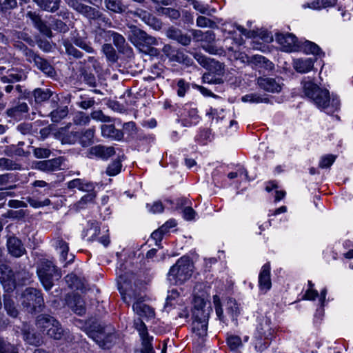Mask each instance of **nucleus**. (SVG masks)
<instances>
[{
    "instance_id": "nucleus-40",
    "label": "nucleus",
    "mask_w": 353,
    "mask_h": 353,
    "mask_svg": "<svg viewBox=\"0 0 353 353\" xmlns=\"http://www.w3.org/2000/svg\"><path fill=\"white\" fill-rule=\"evenodd\" d=\"M171 61H175L186 65H191L193 63L192 59L189 57L183 50L176 49Z\"/></svg>"
},
{
    "instance_id": "nucleus-49",
    "label": "nucleus",
    "mask_w": 353,
    "mask_h": 353,
    "mask_svg": "<svg viewBox=\"0 0 353 353\" xmlns=\"http://www.w3.org/2000/svg\"><path fill=\"white\" fill-rule=\"evenodd\" d=\"M90 121V117L83 112H78L73 117V122L76 125H85Z\"/></svg>"
},
{
    "instance_id": "nucleus-17",
    "label": "nucleus",
    "mask_w": 353,
    "mask_h": 353,
    "mask_svg": "<svg viewBox=\"0 0 353 353\" xmlns=\"http://www.w3.org/2000/svg\"><path fill=\"white\" fill-rule=\"evenodd\" d=\"M7 247L9 253L14 257H20L26 252V249L21 240L15 236L8 238Z\"/></svg>"
},
{
    "instance_id": "nucleus-30",
    "label": "nucleus",
    "mask_w": 353,
    "mask_h": 353,
    "mask_svg": "<svg viewBox=\"0 0 353 353\" xmlns=\"http://www.w3.org/2000/svg\"><path fill=\"white\" fill-rule=\"evenodd\" d=\"M248 64L256 68H265L266 69H272V62L261 55L250 57Z\"/></svg>"
},
{
    "instance_id": "nucleus-19",
    "label": "nucleus",
    "mask_w": 353,
    "mask_h": 353,
    "mask_svg": "<svg viewBox=\"0 0 353 353\" xmlns=\"http://www.w3.org/2000/svg\"><path fill=\"white\" fill-rule=\"evenodd\" d=\"M259 284L261 290L267 292L271 288L270 265L269 263L263 265L259 276Z\"/></svg>"
},
{
    "instance_id": "nucleus-20",
    "label": "nucleus",
    "mask_w": 353,
    "mask_h": 353,
    "mask_svg": "<svg viewBox=\"0 0 353 353\" xmlns=\"http://www.w3.org/2000/svg\"><path fill=\"white\" fill-rule=\"evenodd\" d=\"M0 281L4 285H6V283H8V290H13L16 286L14 274L6 265H0Z\"/></svg>"
},
{
    "instance_id": "nucleus-16",
    "label": "nucleus",
    "mask_w": 353,
    "mask_h": 353,
    "mask_svg": "<svg viewBox=\"0 0 353 353\" xmlns=\"http://www.w3.org/2000/svg\"><path fill=\"white\" fill-rule=\"evenodd\" d=\"M134 16L138 17L143 21L153 28L158 30L161 27V23L150 12L142 9H137L130 12Z\"/></svg>"
},
{
    "instance_id": "nucleus-15",
    "label": "nucleus",
    "mask_w": 353,
    "mask_h": 353,
    "mask_svg": "<svg viewBox=\"0 0 353 353\" xmlns=\"http://www.w3.org/2000/svg\"><path fill=\"white\" fill-rule=\"evenodd\" d=\"M26 17L30 19L33 24V26L43 34L51 37H52V31L50 28H49L41 19L39 14L36 12L29 11L26 14Z\"/></svg>"
},
{
    "instance_id": "nucleus-13",
    "label": "nucleus",
    "mask_w": 353,
    "mask_h": 353,
    "mask_svg": "<svg viewBox=\"0 0 353 353\" xmlns=\"http://www.w3.org/2000/svg\"><path fill=\"white\" fill-rule=\"evenodd\" d=\"M32 58H30L28 61L30 63H34L35 66L43 73L46 74L50 77H52L55 74V70L52 65L46 59L41 57L36 53L33 54Z\"/></svg>"
},
{
    "instance_id": "nucleus-51",
    "label": "nucleus",
    "mask_w": 353,
    "mask_h": 353,
    "mask_svg": "<svg viewBox=\"0 0 353 353\" xmlns=\"http://www.w3.org/2000/svg\"><path fill=\"white\" fill-rule=\"evenodd\" d=\"M73 42L77 46L85 50L86 52L90 54L94 53V50L90 46V43H88L85 39L82 38H74Z\"/></svg>"
},
{
    "instance_id": "nucleus-31",
    "label": "nucleus",
    "mask_w": 353,
    "mask_h": 353,
    "mask_svg": "<svg viewBox=\"0 0 353 353\" xmlns=\"http://www.w3.org/2000/svg\"><path fill=\"white\" fill-rule=\"evenodd\" d=\"M208 321L193 319L192 324V329L199 337H203L207 335Z\"/></svg>"
},
{
    "instance_id": "nucleus-62",
    "label": "nucleus",
    "mask_w": 353,
    "mask_h": 353,
    "mask_svg": "<svg viewBox=\"0 0 353 353\" xmlns=\"http://www.w3.org/2000/svg\"><path fill=\"white\" fill-rule=\"evenodd\" d=\"M0 353H18L17 348L0 338Z\"/></svg>"
},
{
    "instance_id": "nucleus-43",
    "label": "nucleus",
    "mask_w": 353,
    "mask_h": 353,
    "mask_svg": "<svg viewBox=\"0 0 353 353\" xmlns=\"http://www.w3.org/2000/svg\"><path fill=\"white\" fill-rule=\"evenodd\" d=\"M13 41L14 42V48L20 51L24 57H26L27 61L30 60V58H32V57L34 52L32 50L29 49L26 45L19 40Z\"/></svg>"
},
{
    "instance_id": "nucleus-7",
    "label": "nucleus",
    "mask_w": 353,
    "mask_h": 353,
    "mask_svg": "<svg viewBox=\"0 0 353 353\" xmlns=\"http://www.w3.org/2000/svg\"><path fill=\"white\" fill-rule=\"evenodd\" d=\"M202 288L201 285H197L194 288V299L192 309V319H198L208 321L210 307H205V296L203 292L199 294L197 291Z\"/></svg>"
},
{
    "instance_id": "nucleus-53",
    "label": "nucleus",
    "mask_w": 353,
    "mask_h": 353,
    "mask_svg": "<svg viewBox=\"0 0 353 353\" xmlns=\"http://www.w3.org/2000/svg\"><path fill=\"white\" fill-rule=\"evenodd\" d=\"M121 160L117 159L108 165L106 173L109 176H115L121 172Z\"/></svg>"
},
{
    "instance_id": "nucleus-2",
    "label": "nucleus",
    "mask_w": 353,
    "mask_h": 353,
    "mask_svg": "<svg viewBox=\"0 0 353 353\" xmlns=\"http://www.w3.org/2000/svg\"><path fill=\"white\" fill-rule=\"evenodd\" d=\"M87 334L103 349H110L117 340L114 328L110 325L94 323Z\"/></svg>"
},
{
    "instance_id": "nucleus-44",
    "label": "nucleus",
    "mask_w": 353,
    "mask_h": 353,
    "mask_svg": "<svg viewBox=\"0 0 353 353\" xmlns=\"http://www.w3.org/2000/svg\"><path fill=\"white\" fill-rule=\"evenodd\" d=\"M102 51L109 61L114 63L117 61L118 57L116 51L111 44H104L102 47Z\"/></svg>"
},
{
    "instance_id": "nucleus-33",
    "label": "nucleus",
    "mask_w": 353,
    "mask_h": 353,
    "mask_svg": "<svg viewBox=\"0 0 353 353\" xmlns=\"http://www.w3.org/2000/svg\"><path fill=\"white\" fill-rule=\"evenodd\" d=\"M4 308L10 316L16 317L19 314L15 301L9 294L4 295Z\"/></svg>"
},
{
    "instance_id": "nucleus-59",
    "label": "nucleus",
    "mask_w": 353,
    "mask_h": 353,
    "mask_svg": "<svg viewBox=\"0 0 353 353\" xmlns=\"http://www.w3.org/2000/svg\"><path fill=\"white\" fill-rule=\"evenodd\" d=\"M177 95L183 97L185 93L190 90V83L184 79H181L177 81Z\"/></svg>"
},
{
    "instance_id": "nucleus-5",
    "label": "nucleus",
    "mask_w": 353,
    "mask_h": 353,
    "mask_svg": "<svg viewBox=\"0 0 353 353\" xmlns=\"http://www.w3.org/2000/svg\"><path fill=\"white\" fill-rule=\"evenodd\" d=\"M37 273L46 290H50L54 280L61 277V274L53 263L48 260H41L38 264Z\"/></svg>"
},
{
    "instance_id": "nucleus-21",
    "label": "nucleus",
    "mask_w": 353,
    "mask_h": 353,
    "mask_svg": "<svg viewBox=\"0 0 353 353\" xmlns=\"http://www.w3.org/2000/svg\"><path fill=\"white\" fill-rule=\"evenodd\" d=\"M28 110V105L26 102L18 101L7 110L6 114L10 117L21 119L23 114L27 113Z\"/></svg>"
},
{
    "instance_id": "nucleus-48",
    "label": "nucleus",
    "mask_w": 353,
    "mask_h": 353,
    "mask_svg": "<svg viewBox=\"0 0 353 353\" xmlns=\"http://www.w3.org/2000/svg\"><path fill=\"white\" fill-rule=\"evenodd\" d=\"M31 276L32 274L25 270L17 272L14 274V277L16 279V284L18 283L25 285L26 283H28L30 282Z\"/></svg>"
},
{
    "instance_id": "nucleus-18",
    "label": "nucleus",
    "mask_w": 353,
    "mask_h": 353,
    "mask_svg": "<svg viewBox=\"0 0 353 353\" xmlns=\"http://www.w3.org/2000/svg\"><path fill=\"white\" fill-rule=\"evenodd\" d=\"M257 83L261 89L268 92H279L281 89L280 83L274 78L260 77L258 79Z\"/></svg>"
},
{
    "instance_id": "nucleus-26",
    "label": "nucleus",
    "mask_w": 353,
    "mask_h": 353,
    "mask_svg": "<svg viewBox=\"0 0 353 353\" xmlns=\"http://www.w3.org/2000/svg\"><path fill=\"white\" fill-rule=\"evenodd\" d=\"M68 188H77L79 190L90 192L94 190L95 184L81 179H75L68 182Z\"/></svg>"
},
{
    "instance_id": "nucleus-36",
    "label": "nucleus",
    "mask_w": 353,
    "mask_h": 353,
    "mask_svg": "<svg viewBox=\"0 0 353 353\" xmlns=\"http://www.w3.org/2000/svg\"><path fill=\"white\" fill-rule=\"evenodd\" d=\"M226 312L232 321L236 320L240 312L238 304L234 299H230L226 305Z\"/></svg>"
},
{
    "instance_id": "nucleus-45",
    "label": "nucleus",
    "mask_w": 353,
    "mask_h": 353,
    "mask_svg": "<svg viewBox=\"0 0 353 353\" xmlns=\"http://www.w3.org/2000/svg\"><path fill=\"white\" fill-rule=\"evenodd\" d=\"M242 101L249 103H268V99L262 97L261 95L256 93L248 94L241 98Z\"/></svg>"
},
{
    "instance_id": "nucleus-6",
    "label": "nucleus",
    "mask_w": 353,
    "mask_h": 353,
    "mask_svg": "<svg viewBox=\"0 0 353 353\" xmlns=\"http://www.w3.org/2000/svg\"><path fill=\"white\" fill-rule=\"evenodd\" d=\"M21 305L28 312H39L44 306V300L39 290L26 288L21 294Z\"/></svg>"
},
{
    "instance_id": "nucleus-8",
    "label": "nucleus",
    "mask_w": 353,
    "mask_h": 353,
    "mask_svg": "<svg viewBox=\"0 0 353 353\" xmlns=\"http://www.w3.org/2000/svg\"><path fill=\"white\" fill-rule=\"evenodd\" d=\"M275 40L286 52L296 51L299 48L296 37L290 33H277Z\"/></svg>"
},
{
    "instance_id": "nucleus-27",
    "label": "nucleus",
    "mask_w": 353,
    "mask_h": 353,
    "mask_svg": "<svg viewBox=\"0 0 353 353\" xmlns=\"http://www.w3.org/2000/svg\"><path fill=\"white\" fill-rule=\"evenodd\" d=\"M132 308L134 312H136L139 316L151 318L154 315L153 309L142 301H137L133 304Z\"/></svg>"
},
{
    "instance_id": "nucleus-56",
    "label": "nucleus",
    "mask_w": 353,
    "mask_h": 353,
    "mask_svg": "<svg viewBox=\"0 0 353 353\" xmlns=\"http://www.w3.org/2000/svg\"><path fill=\"white\" fill-rule=\"evenodd\" d=\"M63 46L65 49L66 53L68 55L72 56L74 58L79 59L81 58L83 54L78 50L76 48L73 46V45L68 41H63Z\"/></svg>"
},
{
    "instance_id": "nucleus-10",
    "label": "nucleus",
    "mask_w": 353,
    "mask_h": 353,
    "mask_svg": "<svg viewBox=\"0 0 353 353\" xmlns=\"http://www.w3.org/2000/svg\"><path fill=\"white\" fill-rule=\"evenodd\" d=\"M68 4L74 10L89 19H95L101 17V12L99 10L77 1L68 0Z\"/></svg>"
},
{
    "instance_id": "nucleus-4",
    "label": "nucleus",
    "mask_w": 353,
    "mask_h": 353,
    "mask_svg": "<svg viewBox=\"0 0 353 353\" xmlns=\"http://www.w3.org/2000/svg\"><path fill=\"white\" fill-rule=\"evenodd\" d=\"M129 39L141 51L148 52L152 55L157 54V50L152 47L157 44V39L148 34L137 26H132L130 27Z\"/></svg>"
},
{
    "instance_id": "nucleus-61",
    "label": "nucleus",
    "mask_w": 353,
    "mask_h": 353,
    "mask_svg": "<svg viewBox=\"0 0 353 353\" xmlns=\"http://www.w3.org/2000/svg\"><path fill=\"white\" fill-rule=\"evenodd\" d=\"M83 81L91 87L96 86V78L94 75L90 72H87L85 70H82L81 72Z\"/></svg>"
},
{
    "instance_id": "nucleus-41",
    "label": "nucleus",
    "mask_w": 353,
    "mask_h": 353,
    "mask_svg": "<svg viewBox=\"0 0 353 353\" xmlns=\"http://www.w3.org/2000/svg\"><path fill=\"white\" fill-rule=\"evenodd\" d=\"M68 114V109L67 106L60 107L54 110L50 113L51 120L53 122H59L65 118Z\"/></svg>"
},
{
    "instance_id": "nucleus-32",
    "label": "nucleus",
    "mask_w": 353,
    "mask_h": 353,
    "mask_svg": "<svg viewBox=\"0 0 353 353\" xmlns=\"http://www.w3.org/2000/svg\"><path fill=\"white\" fill-rule=\"evenodd\" d=\"M336 0H313L311 3H307L302 6L303 8H311L313 10H320L323 8L333 6Z\"/></svg>"
},
{
    "instance_id": "nucleus-11",
    "label": "nucleus",
    "mask_w": 353,
    "mask_h": 353,
    "mask_svg": "<svg viewBox=\"0 0 353 353\" xmlns=\"http://www.w3.org/2000/svg\"><path fill=\"white\" fill-rule=\"evenodd\" d=\"M70 126L71 124L68 123L65 127L60 128L55 134L56 138L63 144H73L79 138V134L77 132L69 131Z\"/></svg>"
},
{
    "instance_id": "nucleus-3",
    "label": "nucleus",
    "mask_w": 353,
    "mask_h": 353,
    "mask_svg": "<svg viewBox=\"0 0 353 353\" xmlns=\"http://www.w3.org/2000/svg\"><path fill=\"white\" fill-rule=\"evenodd\" d=\"M192 274V263L189 257L183 256L170 268L168 279L173 285H181L191 277Z\"/></svg>"
},
{
    "instance_id": "nucleus-34",
    "label": "nucleus",
    "mask_w": 353,
    "mask_h": 353,
    "mask_svg": "<svg viewBox=\"0 0 353 353\" xmlns=\"http://www.w3.org/2000/svg\"><path fill=\"white\" fill-rule=\"evenodd\" d=\"M104 4L107 10L114 13H122L126 10L121 0H104Z\"/></svg>"
},
{
    "instance_id": "nucleus-63",
    "label": "nucleus",
    "mask_w": 353,
    "mask_h": 353,
    "mask_svg": "<svg viewBox=\"0 0 353 353\" xmlns=\"http://www.w3.org/2000/svg\"><path fill=\"white\" fill-rule=\"evenodd\" d=\"M134 325L135 329L139 332L141 337L148 335L147 327L143 321L138 318L134 320Z\"/></svg>"
},
{
    "instance_id": "nucleus-25",
    "label": "nucleus",
    "mask_w": 353,
    "mask_h": 353,
    "mask_svg": "<svg viewBox=\"0 0 353 353\" xmlns=\"http://www.w3.org/2000/svg\"><path fill=\"white\" fill-rule=\"evenodd\" d=\"M118 285L119 291L123 296V299L125 302L128 303V298L131 299L133 298L134 299H137V296L136 295L132 294V290L128 288L129 283L126 280V275L121 274L119 277L118 280Z\"/></svg>"
},
{
    "instance_id": "nucleus-22",
    "label": "nucleus",
    "mask_w": 353,
    "mask_h": 353,
    "mask_svg": "<svg viewBox=\"0 0 353 353\" xmlns=\"http://www.w3.org/2000/svg\"><path fill=\"white\" fill-rule=\"evenodd\" d=\"M166 36L172 40L176 41L183 46H188L191 42V37L183 34L181 30L175 28H170L166 32Z\"/></svg>"
},
{
    "instance_id": "nucleus-37",
    "label": "nucleus",
    "mask_w": 353,
    "mask_h": 353,
    "mask_svg": "<svg viewBox=\"0 0 353 353\" xmlns=\"http://www.w3.org/2000/svg\"><path fill=\"white\" fill-rule=\"evenodd\" d=\"M33 96L35 102L40 103L52 97V92L50 89L37 88L33 92Z\"/></svg>"
},
{
    "instance_id": "nucleus-54",
    "label": "nucleus",
    "mask_w": 353,
    "mask_h": 353,
    "mask_svg": "<svg viewBox=\"0 0 353 353\" xmlns=\"http://www.w3.org/2000/svg\"><path fill=\"white\" fill-rule=\"evenodd\" d=\"M228 50L230 52H232V54H230V57L236 60H239L241 63H248L250 57L248 56L245 53L240 52L239 50H234V48L232 47L228 48Z\"/></svg>"
},
{
    "instance_id": "nucleus-9",
    "label": "nucleus",
    "mask_w": 353,
    "mask_h": 353,
    "mask_svg": "<svg viewBox=\"0 0 353 353\" xmlns=\"http://www.w3.org/2000/svg\"><path fill=\"white\" fill-rule=\"evenodd\" d=\"M65 159L63 157L54 158L49 160H43L37 161L34 168L42 172H50L61 170V165Z\"/></svg>"
},
{
    "instance_id": "nucleus-35",
    "label": "nucleus",
    "mask_w": 353,
    "mask_h": 353,
    "mask_svg": "<svg viewBox=\"0 0 353 353\" xmlns=\"http://www.w3.org/2000/svg\"><path fill=\"white\" fill-rule=\"evenodd\" d=\"M43 10L48 12H54L59 7L60 0H34Z\"/></svg>"
},
{
    "instance_id": "nucleus-47",
    "label": "nucleus",
    "mask_w": 353,
    "mask_h": 353,
    "mask_svg": "<svg viewBox=\"0 0 353 353\" xmlns=\"http://www.w3.org/2000/svg\"><path fill=\"white\" fill-rule=\"evenodd\" d=\"M0 168L1 170H19L20 168V165L12 159L0 158Z\"/></svg>"
},
{
    "instance_id": "nucleus-39",
    "label": "nucleus",
    "mask_w": 353,
    "mask_h": 353,
    "mask_svg": "<svg viewBox=\"0 0 353 353\" xmlns=\"http://www.w3.org/2000/svg\"><path fill=\"white\" fill-rule=\"evenodd\" d=\"M65 333L66 332L64 331L61 324L57 321L54 323V326L48 329L47 335L55 340H60L65 334Z\"/></svg>"
},
{
    "instance_id": "nucleus-55",
    "label": "nucleus",
    "mask_w": 353,
    "mask_h": 353,
    "mask_svg": "<svg viewBox=\"0 0 353 353\" xmlns=\"http://www.w3.org/2000/svg\"><path fill=\"white\" fill-rule=\"evenodd\" d=\"M142 340V353H154L151 341L153 339L152 336L147 335L143 337H141Z\"/></svg>"
},
{
    "instance_id": "nucleus-57",
    "label": "nucleus",
    "mask_w": 353,
    "mask_h": 353,
    "mask_svg": "<svg viewBox=\"0 0 353 353\" xmlns=\"http://www.w3.org/2000/svg\"><path fill=\"white\" fill-rule=\"evenodd\" d=\"M112 41L119 51H123L125 49L126 43L123 35L114 32L112 37Z\"/></svg>"
},
{
    "instance_id": "nucleus-24",
    "label": "nucleus",
    "mask_w": 353,
    "mask_h": 353,
    "mask_svg": "<svg viewBox=\"0 0 353 353\" xmlns=\"http://www.w3.org/2000/svg\"><path fill=\"white\" fill-rule=\"evenodd\" d=\"M57 321L54 317L50 315L41 314L37 318L36 325L41 332L47 334L48 329L54 326Z\"/></svg>"
},
{
    "instance_id": "nucleus-38",
    "label": "nucleus",
    "mask_w": 353,
    "mask_h": 353,
    "mask_svg": "<svg viewBox=\"0 0 353 353\" xmlns=\"http://www.w3.org/2000/svg\"><path fill=\"white\" fill-rule=\"evenodd\" d=\"M94 132V128H89L85 130L81 137L79 136V142L83 147H88L93 143Z\"/></svg>"
},
{
    "instance_id": "nucleus-23",
    "label": "nucleus",
    "mask_w": 353,
    "mask_h": 353,
    "mask_svg": "<svg viewBox=\"0 0 353 353\" xmlns=\"http://www.w3.org/2000/svg\"><path fill=\"white\" fill-rule=\"evenodd\" d=\"M254 335L263 336L265 339H268L272 335L270 320L268 318L262 316L259 319Z\"/></svg>"
},
{
    "instance_id": "nucleus-28",
    "label": "nucleus",
    "mask_w": 353,
    "mask_h": 353,
    "mask_svg": "<svg viewBox=\"0 0 353 353\" xmlns=\"http://www.w3.org/2000/svg\"><path fill=\"white\" fill-rule=\"evenodd\" d=\"M101 134L104 137L111 138L114 140H121L123 137L121 130L115 128L114 125H102Z\"/></svg>"
},
{
    "instance_id": "nucleus-50",
    "label": "nucleus",
    "mask_w": 353,
    "mask_h": 353,
    "mask_svg": "<svg viewBox=\"0 0 353 353\" xmlns=\"http://www.w3.org/2000/svg\"><path fill=\"white\" fill-rule=\"evenodd\" d=\"M12 39L19 40L20 41H24L30 45H33L34 41L31 37L25 32L21 31H14L12 32Z\"/></svg>"
},
{
    "instance_id": "nucleus-58",
    "label": "nucleus",
    "mask_w": 353,
    "mask_h": 353,
    "mask_svg": "<svg viewBox=\"0 0 353 353\" xmlns=\"http://www.w3.org/2000/svg\"><path fill=\"white\" fill-rule=\"evenodd\" d=\"M193 57L203 68L208 69L209 67H210V63H212V59L208 58L201 52L193 53Z\"/></svg>"
},
{
    "instance_id": "nucleus-64",
    "label": "nucleus",
    "mask_w": 353,
    "mask_h": 353,
    "mask_svg": "<svg viewBox=\"0 0 353 353\" xmlns=\"http://www.w3.org/2000/svg\"><path fill=\"white\" fill-rule=\"evenodd\" d=\"M90 117L94 120L103 123H109L112 121L111 118L105 115L101 110L93 111L91 113Z\"/></svg>"
},
{
    "instance_id": "nucleus-14",
    "label": "nucleus",
    "mask_w": 353,
    "mask_h": 353,
    "mask_svg": "<svg viewBox=\"0 0 353 353\" xmlns=\"http://www.w3.org/2000/svg\"><path fill=\"white\" fill-rule=\"evenodd\" d=\"M89 154L103 160H108L115 154V150L112 146L97 145L90 148Z\"/></svg>"
},
{
    "instance_id": "nucleus-12",
    "label": "nucleus",
    "mask_w": 353,
    "mask_h": 353,
    "mask_svg": "<svg viewBox=\"0 0 353 353\" xmlns=\"http://www.w3.org/2000/svg\"><path fill=\"white\" fill-rule=\"evenodd\" d=\"M65 301L68 306L76 314L79 315L85 314V303L79 295L77 294H69L67 296Z\"/></svg>"
},
{
    "instance_id": "nucleus-29",
    "label": "nucleus",
    "mask_w": 353,
    "mask_h": 353,
    "mask_svg": "<svg viewBox=\"0 0 353 353\" xmlns=\"http://www.w3.org/2000/svg\"><path fill=\"white\" fill-rule=\"evenodd\" d=\"M314 65L312 59H299L294 61V68L300 73H305L310 71Z\"/></svg>"
},
{
    "instance_id": "nucleus-1",
    "label": "nucleus",
    "mask_w": 353,
    "mask_h": 353,
    "mask_svg": "<svg viewBox=\"0 0 353 353\" xmlns=\"http://www.w3.org/2000/svg\"><path fill=\"white\" fill-rule=\"evenodd\" d=\"M302 83L305 95L318 108L328 114H331L339 109V99L334 95L330 96L328 90L319 87L310 79L303 81Z\"/></svg>"
},
{
    "instance_id": "nucleus-46",
    "label": "nucleus",
    "mask_w": 353,
    "mask_h": 353,
    "mask_svg": "<svg viewBox=\"0 0 353 353\" xmlns=\"http://www.w3.org/2000/svg\"><path fill=\"white\" fill-rule=\"evenodd\" d=\"M157 11L160 14L165 15L172 20L178 19L181 16L180 12L172 8H160Z\"/></svg>"
},
{
    "instance_id": "nucleus-52",
    "label": "nucleus",
    "mask_w": 353,
    "mask_h": 353,
    "mask_svg": "<svg viewBox=\"0 0 353 353\" xmlns=\"http://www.w3.org/2000/svg\"><path fill=\"white\" fill-rule=\"evenodd\" d=\"M227 343L230 349L232 351L237 350L242 346V341L238 336L231 335L227 339Z\"/></svg>"
},
{
    "instance_id": "nucleus-42",
    "label": "nucleus",
    "mask_w": 353,
    "mask_h": 353,
    "mask_svg": "<svg viewBox=\"0 0 353 353\" xmlns=\"http://www.w3.org/2000/svg\"><path fill=\"white\" fill-rule=\"evenodd\" d=\"M300 47L306 54L319 55L321 52L320 48L316 43L309 41H305Z\"/></svg>"
},
{
    "instance_id": "nucleus-60",
    "label": "nucleus",
    "mask_w": 353,
    "mask_h": 353,
    "mask_svg": "<svg viewBox=\"0 0 353 353\" xmlns=\"http://www.w3.org/2000/svg\"><path fill=\"white\" fill-rule=\"evenodd\" d=\"M336 160V156L333 154H327L321 157L319 161L321 168H327L330 167Z\"/></svg>"
}]
</instances>
